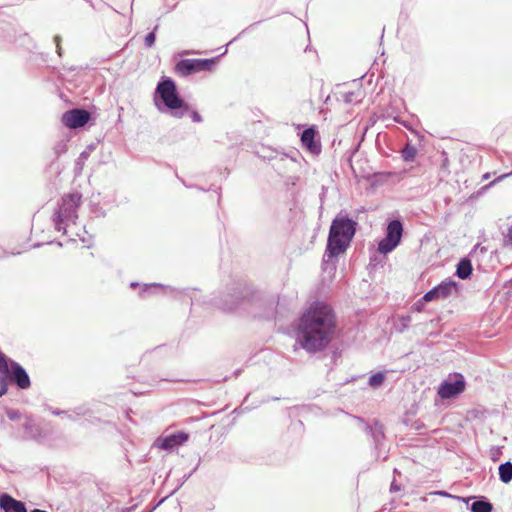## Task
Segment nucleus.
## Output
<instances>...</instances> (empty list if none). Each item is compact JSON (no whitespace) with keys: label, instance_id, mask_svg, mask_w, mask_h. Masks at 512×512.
<instances>
[{"label":"nucleus","instance_id":"7c9ffc66","mask_svg":"<svg viewBox=\"0 0 512 512\" xmlns=\"http://www.w3.org/2000/svg\"><path fill=\"white\" fill-rule=\"evenodd\" d=\"M46 409L49 410L51 412V414L54 416H63V415L65 416V414H68V411H66V410H60L57 408H53L51 406H47Z\"/></svg>","mask_w":512,"mask_h":512},{"label":"nucleus","instance_id":"b1692460","mask_svg":"<svg viewBox=\"0 0 512 512\" xmlns=\"http://www.w3.org/2000/svg\"><path fill=\"white\" fill-rule=\"evenodd\" d=\"M73 413L76 415V417H82L86 416L92 413L91 409L86 405H79L73 409Z\"/></svg>","mask_w":512,"mask_h":512},{"label":"nucleus","instance_id":"9d476101","mask_svg":"<svg viewBox=\"0 0 512 512\" xmlns=\"http://www.w3.org/2000/svg\"><path fill=\"white\" fill-rule=\"evenodd\" d=\"M243 298V290L239 285H235L230 289V292L227 293V295L221 298L214 297L210 299V302L222 310L231 311L239 305Z\"/></svg>","mask_w":512,"mask_h":512},{"label":"nucleus","instance_id":"c85d7f7f","mask_svg":"<svg viewBox=\"0 0 512 512\" xmlns=\"http://www.w3.org/2000/svg\"><path fill=\"white\" fill-rule=\"evenodd\" d=\"M8 391V382L6 380V377L2 374H0V397L5 395Z\"/></svg>","mask_w":512,"mask_h":512},{"label":"nucleus","instance_id":"0eeeda50","mask_svg":"<svg viewBox=\"0 0 512 512\" xmlns=\"http://www.w3.org/2000/svg\"><path fill=\"white\" fill-rule=\"evenodd\" d=\"M461 285L459 282L446 278L438 285L427 291L423 295V300L425 301H435V300H446L452 296H458L460 293Z\"/></svg>","mask_w":512,"mask_h":512},{"label":"nucleus","instance_id":"a18cd8bd","mask_svg":"<svg viewBox=\"0 0 512 512\" xmlns=\"http://www.w3.org/2000/svg\"><path fill=\"white\" fill-rule=\"evenodd\" d=\"M29 427H30V425H29L28 423H25V424H24V428H25V429H28Z\"/></svg>","mask_w":512,"mask_h":512},{"label":"nucleus","instance_id":"2f4dec72","mask_svg":"<svg viewBox=\"0 0 512 512\" xmlns=\"http://www.w3.org/2000/svg\"><path fill=\"white\" fill-rule=\"evenodd\" d=\"M7 416H8V418H9L10 420L14 421V420H17V419L19 418L20 413H19V411H17V410H9V411L7 412Z\"/></svg>","mask_w":512,"mask_h":512},{"label":"nucleus","instance_id":"e433bc0d","mask_svg":"<svg viewBox=\"0 0 512 512\" xmlns=\"http://www.w3.org/2000/svg\"><path fill=\"white\" fill-rule=\"evenodd\" d=\"M164 348H166L165 345H159L157 347H155L153 350L151 351H147L144 356H146L147 353H152V352H161Z\"/></svg>","mask_w":512,"mask_h":512},{"label":"nucleus","instance_id":"aec40b11","mask_svg":"<svg viewBox=\"0 0 512 512\" xmlns=\"http://www.w3.org/2000/svg\"><path fill=\"white\" fill-rule=\"evenodd\" d=\"M499 479L501 482L508 484L512 481V463L504 462L498 467Z\"/></svg>","mask_w":512,"mask_h":512},{"label":"nucleus","instance_id":"f8f14e48","mask_svg":"<svg viewBox=\"0 0 512 512\" xmlns=\"http://www.w3.org/2000/svg\"><path fill=\"white\" fill-rule=\"evenodd\" d=\"M189 439V434L184 431H176L167 436L159 437L156 446L162 450H171L184 444Z\"/></svg>","mask_w":512,"mask_h":512},{"label":"nucleus","instance_id":"72a5a7b5","mask_svg":"<svg viewBox=\"0 0 512 512\" xmlns=\"http://www.w3.org/2000/svg\"><path fill=\"white\" fill-rule=\"evenodd\" d=\"M401 490V485L396 482V480H393L390 485V492L395 493L399 492Z\"/></svg>","mask_w":512,"mask_h":512},{"label":"nucleus","instance_id":"37998d69","mask_svg":"<svg viewBox=\"0 0 512 512\" xmlns=\"http://www.w3.org/2000/svg\"><path fill=\"white\" fill-rule=\"evenodd\" d=\"M196 469H197V467H195V468L193 469V471H192L190 474H188L187 476H185V477H184V478H185V480H187L188 478H190V476L192 475V473H193V472H195V471H196Z\"/></svg>","mask_w":512,"mask_h":512},{"label":"nucleus","instance_id":"473e14b6","mask_svg":"<svg viewBox=\"0 0 512 512\" xmlns=\"http://www.w3.org/2000/svg\"><path fill=\"white\" fill-rule=\"evenodd\" d=\"M344 101L346 103H352L355 101V93L354 92H348L344 94Z\"/></svg>","mask_w":512,"mask_h":512},{"label":"nucleus","instance_id":"c756f323","mask_svg":"<svg viewBox=\"0 0 512 512\" xmlns=\"http://www.w3.org/2000/svg\"><path fill=\"white\" fill-rule=\"evenodd\" d=\"M503 244L505 247L512 248V225L508 229V233L504 236Z\"/></svg>","mask_w":512,"mask_h":512},{"label":"nucleus","instance_id":"412c9836","mask_svg":"<svg viewBox=\"0 0 512 512\" xmlns=\"http://www.w3.org/2000/svg\"><path fill=\"white\" fill-rule=\"evenodd\" d=\"M385 381V373L382 371L376 372L369 377L368 384L372 388H377Z\"/></svg>","mask_w":512,"mask_h":512},{"label":"nucleus","instance_id":"4468645a","mask_svg":"<svg viewBox=\"0 0 512 512\" xmlns=\"http://www.w3.org/2000/svg\"><path fill=\"white\" fill-rule=\"evenodd\" d=\"M0 508L4 512H27V508L22 501L16 500L6 493L0 495Z\"/></svg>","mask_w":512,"mask_h":512},{"label":"nucleus","instance_id":"4be33fe9","mask_svg":"<svg viewBox=\"0 0 512 512\" xmlns=\"http://www.w3.org/2000/svg\"><path fill=\"white\" fill-rule=\"evenodd\" d=\"M385 259L386 258H370V262L367 265V269H368L369 273L371 274L373 271H375L378 266L383 268L384 264H385V262H384Z\"/></svg>","mask_w":512,"mask_h":512},{"label":"nucleus","instance_id":"79ce46f5","mask_svg":"<svg viewBox=\"0 0 512 512\" xmlns=\"http://www.w3.org/2000/svg\"><path fill=\"white\" fill-rule=\"evenodd\" d=\"M140 286H141V284H139L138 282H131L130 283V287L133 288V289L136 288V287L140 288Z\"/></svg>","mask_w":512,"mask_h":512},{"label":"nucleus","instance_id":"58836bf2","mask_svg":"<svg viewBox=\"0 0 512 512\" xmlns=\"http://www.w3.org/2000/svg\"><path fill=\"white\" fill-rule=\"evenodd\" d=\"M436 494L444 497H451V495L446 491H438Z\"/></svg>","mask_w":512,"mask_h":512},{"label":"nucleus","instance_id":"1a4fd4ad","mask_svg":"<svg viewBox=\"0 0 512 512\" xmlns=\"http://www.w3.org/2000/svg\"><path fill=\"white\" fill-rule=\"evenodd\" d=\"M216 59H183L175 67L181 76H188L201 71H211L215 67Z\"/></svg>","mask_w":512,"mask_h":512},{"label":"nucleus","instance_id":"9b49d317","mask_svg":"<svg viewBox=\"0 0 512 512\" xmlns=\"http://www.w3.org/2000/svg\"><path fill=\"white\" fill-rule=\"evenodd\" d=\"M90 119L88 111L83 109H72L62 116V123L69 128L75 129L84 126Z\"/></svg>","mask_w":512,"mask_h":512},{"label":"nucleus","instance_id":"a211bd4d","mask_svg":"<svg viewBox=\"0 0 512 512\" xmlns=\"http://www.w3.org/2000/svg\"><path fill=\"white\" fill-rule=\"evenodd\" d=\"M472 272L473 266L471 258H460V261L456 265L455 275L462 280H466L470 278Z\"/></svg>","mask_w":512,"mask_h":512},{"label":"nucleus","instance_id":"ea45409f","mask_svg":"<svg viewBox=\"0 0 512 512\" xmlns=\"http://www.w3.org/2000/svg\"><path fill=\"white\" fill-rule=\"evenodd\" d=\"M190 291H191V289H186L185 294L188 295L191 298L192 303H194L196 301V299L192 295L189 294Z\"/></svg>","mask_w":512,"mask_h":512},{"label":"nucleus","instance_id":"a19ab883","mask_svg":"<svg viewBox=\"0 0 512 512\" xmlns=\"http://www.w3.org/2000/svg\"><path fill=\"white\" fill-rule=\"evenodd\" d=\"M510 175H512V172H510V173H508V174H503V175H501L500 177H498L496 181H500V180H502V179H504V178H506V177H508V176H510Z\"/></svg>","mask_w":512,"mask_h":512},{"label":"nucleus","instance_id":"f704fd0d","mask_svg":"<svg viewBox=\"0 0 512 512\" xmlns=\"http://www.w3.org/2000/svg\"><path fill=\"white\" fill-rule=\"evenodd\" d=\"M191 118H192V121H193V122H197V123H199V122H201V121H202V118H201V116L199 115V113H198L197 111H193V112L191 113Z\"/></svg>","mask_w":512,"mask_h":512},{"label":"nucleus","instance_id":"ddd939ff","mask_svg":"<svg viewBox=\"0 0 512 512\" xmlns=\"http://www.w3.org/2000/svg\"><path fill=\"white\" fill-rule=\"evenodd\" d=\"M365 432L372 438L375 449H380L385 439L383 425L378 420L374 419L371 424H365Z\"/></svg>","mask_w":512,"mask_h":512},{"label":"nucleus","instance_id":"f03ea898","mask_svg":"<svg viewBox=\"0 0 512 512\" xmlns=\"http://www.w3.org/2000/svg\"><path fill=\"white\" fill-rule=\"evenodd\" d=\"M356 226L354 220L343 215H338L332 221L327 242L329 256H339L346 252L355 235Z\"/></svg>","mask_w":512,"mask_h":512},{"label":"nucleus","instance_id":"c9c22d12","mask_svg":"<svg viewBox=\"0 0 512 512\" xmlns=\"http://www.w3.org/2000/svg\"><path fill=\"white\" fill-rule=\"evenodd\" d=\"M65 416L71 420V421H77L79 417H76V415L73 413V409L68 411V414H65Z\"/></svg>","mask_w":512,"mask_h":512},{"label":"nucleus","instance_id":"6ab92c4d","mask_svg":"<svg viewBox=\"0 0 512 512\" xmlns=\"http://www.w3.org/2000/svg\"><path fill=\"white\" fill-rule=\"evenodd\" d=\"M157 289L174 291V288L170 286H164L160 283L142 284L140 286L139 296L145 298L147 295L154 294Z\"/></svg>","mask_w":512,"mask_h":512},{"label":"nucleus","instance_id":"5701e85b","mask_svg":"<svg viewBox=\"0 0 512 512\" xmlns=\"http://www.w3.org/2000/svg\"><path fill=\"white\" fill-rule=\"evenodd\" d=\"M323 259V262H322V268L324 271H330V272H333L336 270V260H338V258H322Z\"/></svg>","mask_w":512,"mask_h":512},{"label":"nucleus","instance_id":"39448f33","mask_svg":"<svg viewBox=\"0 0 512 512\" xmlns=\"http://www.w3.org/2000/svg\"><path fill=\"white\" fill-rule=\"evenodd\" d=\"M0 374L6 377L7 382L15 384L21 390H26L31 386L27 371L2 352H0Z\"/></svg>","mask_w":512,"mask_h":512},{"label":"nucleus","instance_id":"4c0bfd02","mask_svg":"<svg viewBox=\"0 0 512 512\" xmlns=\"http://www.w3.org/2000/svg\"><path fill=\"white\" fill-rule=\"evenodd\" d=\"M55 42H56V46H57V53H58L59 55H61V47H60V44H59V42H60V37H59V36H56V37H55Z\"/></svg>","mask_w":512,"mask_h":512},{"label":"nucleus","instance_id":"f3484780","mask_svg":"<svg viewBox=\"0 0 512 512\" xmlns=\"http://www.w3.org/2000/svg\"><path fill=\"white\" fill-rule=\"evenodd\" d=\"M264 311L261 316L265 319H273L278 314L279 298L275 295H269L263 300Z\"/></svg>","mask_w":512,"mask_h":512},{"label":"nucleus","instance_id":"a878e982","mask_svg":"<svg viewBox=\"0 0 512 512\" xmlns=\"http://www.w3.org/2000/svg\"><path fill=\"white\" fill-rule=\"evenodd\" d=\"M157 28H158V26H156L154 30H156ZM155 40H156L155 31L148 33L144 39L145 46L149 47V48L152 47L155 43Z\"/></svg>","mask_w":512,"mask_h":512},{"label":"nucleus","instance_id":"6e6552de","mask_svg":"<svg viewBox=\"0 0 512 512\" xmlns=\"http://www.w3.org/2000/svg\"><path fill=\"white\" fill-rule=\"evenodd\" d=\"M403 234V225L399 220H392L386 228V236L378 245V251L381 254L392 252L400 243Z\"/></svg>","mask_w":512,"mask_h":512},{"label":"nucleus","instance_id":"c03bdc74","mask_svg":"<svg viewBox=\"0 0 512 512\" xmlns=\"http://www.w3.org/2000/svg\"><path fill=\"white\" fill-rule=\"evenodd\" d=\"M30 512H47V511L41 510V509H33Z\"/></svg>","mask_w":512,"mask_h":512},{"label":"nucleus","instance_id":"cd10ccee","mask_svg":"<svg viewBox=\"0 0 512 512\" xmlns=\"http://www.w3.org/2000/svg\"><path fill=\"white\" fill-rule=\"evenodd\" d=\"M399 321H400V324H401V331L407 329L412 321V317L411 315L407 314V315H402L400 318H399Z\"/></svg>","mask_w":512,"mask_h":512},{"label":"nucleus","instance_id":"f257e3e1","mask_svg":"<svg viewBox=\"0 0 512 512\" xmlns=\"http://www.w3.org/2000/svg\"><path fill=\"white\" fill-rule=\"evenodd\" d=\"M337 336L334 310L323 301H314L302 313L296 329L297 343L308 353L325 350Z\"/></svg>","mask_w":512,"mask_h":512},{"label":"nucleus","instance_id":"423d86ee","mask_svg":"<svg viewBox=\"0 0 512 512\" xmlns=\"http://www.w3.org/2000/svg\"><path fill=\"white\" fill-rule=\"evenodd\" d=\"M466 387V381L461 373L450 374L438 387L437 394L443 399H454L462 394Z\"/></svg>","mask_w":512,"mask_h":512},{"label":"nucleus","instance_id":"dca6fc26","mask_svg":"<svg viewBox=\"0 0 512 512\" xmlns=\"http://www.w3.org/2000/svg\"><path fill=\"white\" fill-rule=\"evenodd\" d=\"M316 131L313 128L305 129L301 135L302 145L312 154H319L321 145L315 140Z\"/></svg>","mask_w":512,"mask_h":512},{"label":"nucleus","instance_id":"393cba45","mask_svg":"<svg viewBox=\"0 0 512 512\" xmlns=\"http://www.w3.org/2000/svg\"><path fill=\"white\" fill-rule=\"evenodd\" d=\"M415 155H416V149L411 146H407L402 152V156L405 161L413 160Z\"/></svg>","mask_w":512,"mask_h":512},{"label":"nucleus","instance_id":"20e7f679","mask_svg":"<svg viewBox=\"0 0 512 512\" xmlns=\"http://www.w3.org/2000/svg\"><path fill=\"white\" fill-rule=\"evenodd\" d=\"M156 92L159 94L165 107L172 111L173 116L182 117L188 111V106L179 97L175 83L171 79L166 78L160 81Z\"/></svg>","mask_w":512,"mask_h":512},{"label":"nucleus","instance_id":"2eb2a0df","mask_svg":"<svg viewBox=\"0 0 512 512\" xmlns=\"http://www.w3.org/2000/svg\"><path fill=\"white\" fill-rule=\"evenodd\" d=\"M459 500H462L466 504L469 503L470 500H474L470 505L469 509L471 512H492L493 505L485 496H477V497H456Z\"/></svg>","mask_w":512,"mask_h":512},{"label":"nucleus","instance_id":"bb28decb","mask_svg":"<svg viewBox=\"0 0 512 512\" xmlns=\"http://www.w3.org/2000/svg\"><path fill=\"white\" fill-rule=\"evenodd\" d=\"M429 301H425L423 300V296L417 300L411 307V310L412 311H415V312H422L424 310V307H425V304L428 303Z\"/></svg>","mask_w":512,"mask_h":512},{"label":"nucleus","instance_id":"7ed1b4c3","mask_svg":"<svg viewBox=\"0 0 512 512\" xmlns=\"http://www.w3.org/2000/svg\"><path fill=\"white\" fill-rule=\"evenodd\" d=\"M80 201L81 195L78 193L69 194L62 198L54 218L56 230L68 233V230L76 225L77 209Z\"/></svg>","mask_w":512,"mask_h":512}]
</instances>
